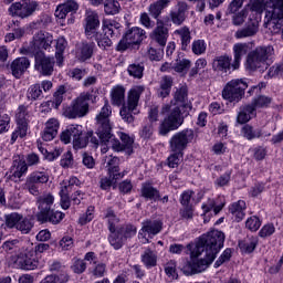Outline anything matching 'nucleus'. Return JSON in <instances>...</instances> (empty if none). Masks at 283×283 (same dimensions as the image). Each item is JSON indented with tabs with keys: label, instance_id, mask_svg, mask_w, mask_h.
I'll return each instance as SVG.
<instances>
[{
	"label": "nucleus",
	"instance_id": "f257e3e1",
	"mask_svg": "<svg viewBox=\"0 0 283 283\" xmlns=\"http://www.w3.org/2000/svg\"><path fill=\"white\" fill-rule=\"evenodd\" d=\"M224 247V232L219 230H212L207 234L200 237L196 248L191 252V258H203L191 261H186L181 271L185 275H196V273H202L207 271L209 266L216 260L220 249Z\"/></svg>",
	"mask_w": 283,
	"mask_h": 283
},
{
	"label": "nucleus",
	"instance_id": "f03ea898",
	"mask_svg": "<svg viewBox=\"0 0 283 283\" xmlns=\"http://www.w3.org/2000/svg\"><path fill=\"white\" fill-rule=\"evenodd\" d=\"M275 59V49L272 45L256 46L254 50L250 51L247 55L245 67L250 72H261L264 73Z\"/></svg>",
	"mask_w": 283,
	"mask_h": 283
},
{
	"label": "nucleus",
	"instance_id": "7ed1b4c3",
	"mask_svg": "<svg viewBox=\"0 0 283 283\" xmlns=\"http://www.w3.org/2000/svg\"><path fill=\"white\" fill-rule=\"evenodd\" d=\"M38 205L39 212L36 218L39 222L61 224V221L65 218V213L52 209V205H54V196H52V193L40 196L38 198Z\"/></svg>",
	"mask_w": 283,
	"mask_h": 283
},
{
	"label": "nucleus",
	"instance_id": "20e7f679",
	"mask_svg": "<svg viewBox=\"0 0 283 283\" xmlns=\"http://www.w3.org/2000/svg\"><path fill=\"white\" fill-rule=\"evenodd\" d=\"M167 112H169L168 115L159 124L158 129L160 136H167L169 132H176L185 123V116H182L180 106L171 108L169 104H166L161 108V114H167Z\"/></svg>",
	"mask_w": 283,
	"mask_h": 283
},
{
	"label": "nucleus",
	"instance_id": "39448f33",
	"mask_svg": "<svg viewBox=\"0 0 283 283\" xmlns=\"http://www.w3.org/2000/svg\"><path fill=\"white\" fill-rule=\"evenodd\" d=\"M145 86H135L128 92L127 103L122 105L120 117L125 123H134V114H138V103Z\"/></svg>",
	"mask_w": 283,
	"mask_h": 283
},
{
	"label": "nucleus",
	"instance_id": "423d86ee",
	"mask_svg": "<svg viewBox=\"0 0 283 283\" xmlns=\"http://www.w3.org/2000/svg\"><path fill=\"white\" fill-rule=\"evenodd\" d=\"M249 83L244 78H234L228 82L222 90V98L229 103H240L244 98V94Z\"/></svg>",
	"mask_w": 283,
	"mask_h": 283
},
{
	"label": "nucleus",
	"instance_id": "0eeeda50",
	"mask_svg": "<svg viewBox=\"0 0 283 283\" xmlns=\"http://www.w3.org/2000/svg\"><path fill=\"white\" fill-rule=\"evenodd\" d=\"M112 116V106L106 99L99 114L96 116L97 132L96 136H99L102 143H107L112 138V124L109 117Z\"/></svg>",
	"mask_w": 283,
	"mask_h": 283
},
{
	"label": "nucleus",
	"instance_id": "6e6552de",
	"mask_svg": "<svg viewBox=\"0 0 283 283\" xmlns=\"http://www.w3.org/2000/svg\"><path fill=\"white\" fill-rule=\"evenodd\" d=\"M95 41L99 48H112V39L120 36V23L114 20H106L103 23V33L94 34Z\"/></svg>",
	"mask_w": 283,
	"mask_h": 283
},
{
	"label": "nucleus",
	"instance_id": "1a4fd4ad",
	"mask_svg": "<svg viewBox=\"0 0 283 283\" xmlns=\"http://www.w3.org/2000/svg\"><path fill=\"white\" fill-rule=\"evenodd\" d=\"M90 101H92V94H81L64 109L63 115L66 118H83V116H87L90 113Z\"/></svg>",
	"mask_w": 283,
	"mask_h": 283
},
{
	"label": "nucleus",
	"instance_id": "9d476101",
	"mask_svg": "<svg viewBox=\"0 0 283 283\" xmlns=\"http://www.w3.org/2000/svg\"><path fill=\"white\" fill-rule=\"evenodd\" d=\"M52 43H54V36L50 33H43V31H40L33 36V40L25 49L24 54H43L42 50H50V48H52Z\"/></svg>",
	"mask_w": 283,
	"mask_h": 283
},
{
	"label": "nucleus",
	"instance_id": "9b49d317",
	"mask_svg": "<svg viewBox=\"0 0 283 283\" xmlns=\"http://www.w3.org/2000/svg\"><path fill=\"white\" fill-rule=\"evenodd\" d=\"M136 235V227L132 224L122 226L115 231H112L108 237V242L116 251L123 249V244L128 238Z\"/></svg>",
	"mask_w": 283,
	"mask_h": 283
},
{
	"label": "nucleus",
	"instance_id": "f8f14e48",
	"mask_svg": "<svg viewBox=\"0 0 283 283\" xmlns=\"http://www.w3.org/2000/svg\"><path fill=\"white\" fill-rule=\"evenodd\" d=\"M144 36L145 31L143 29L138 27L132 28L118 42L116 46L117 52H125L126 50H129V48H134V45H140V43H143Z\"/></svg>",
	"mask_w": 283,
	"mask_h": 283
},
{
	"label": "nucleus",
	"instance_id": "ddd939ff",
	"mask_svg": "<svg viewBox=\"0 0 283 283\" xmlns=\"http://www.w3.org/2000/svg\"><path fill=\"white\" fill-rule=\"evenodd\" d=\"M50 180V175L43 171H33L30 176L27 177L25 182L22 186V189L29 191L31 196H40L41 186L48 185Z\"/></svg>",
	"mask_w": 283,
	"mask_h": 283
},
{
	"label": "nucleus",
	"instance_id": "4468645a",
	"mask_svg": "<svg viewBox=\"0 0 283 283\" xmlns=\"http://www.w3.org/2000/svg\"><path fill=\"white\" fill-rule=\"evenodd\" d=\"M193 130L189 128L176 133L169 140L170 151H172V154H182L189 143L193 140Z\"/></svg>",
	"mask_w": 283,
	"mask_h": 283
},
{
	"label": "nucleus",
	"instance_id": "2eb2a0df",
	"mask_svg": "<svg viewBox=\"0 0 283 283\" xmlns=\"http://www.w3.org/2000/svg\"><path fill=\"white\" fill-rule=\"evenodd\" d=\"M36 8H39V3L35 1H23V2H14L9 7V14L11 17H20V19H28V17H32L34 12H36Z\"/></svg>",
	"mask_w": 283,
	"mask_h": 283
},
{
	"label": "nucleus",
	"instance_id": "dca6fc26",
	"mask_svg": "<svg viewBox=\"0 0 283 283\" xmlns=\"http://www.w3.org/2000/svg\"><path fill=\"white\" fill-rule=\"evenodd\" d=\"M35 59L34 69L42 76H52L54 73V57L46 56L45 53L33 55Z\"/></svg>",
	"mask_w": 283,
	"mask_h": 283
},
{
	"label": "nucleus",
	"instance_id": "f3484780",
	"mask_svg": "<svg viewBox=\"0 0 283 283\" xmlns=\"http://www.w3.org/2000/svg\"><path fill=\"white\" fill-rule=\"evenodd\" d=\"M150 43H157L159 48L167 45L169 39V29L165 27V21L156 22V27L149 34Z\"/></svg>",
	"mask_w": 283,
	"mask_h": 283
},
{
	"label": "nucleus",
	"instance_id": "a211bd4d",
	"mask_svg": "<svg viewBox=\"0 0 283 283\" xmlns=\"http://www.w3.org/2000/svg\"><path fill=\"white\" fill-rule=\"evenodd\" d=\"M8 70L12 76L19 80L30 70V59L25 56L18 57L9 64Z\"/></svg>",
	"mask_w": 283,
	"mask_h": 283
},
{
	"label": "nucleus",
	"instance_id": "6ab92c4d",
	"mask_svg": "<svg viewBox=\"0 0 283 283\" xmlns=\"http://www.w3.org/2000/svg\"><path fill=\"white\" fill-rule=\"evenodd\" d=\"M94 48L96 44L94 42H80L75 46V59L80 61V63H85V61H90L92 56H94Z\"/></svg>",
	"mask_w": 283,
	"mask_h": 283
},
{
	"label": "nucleus",
	"instance_id": "aec40b11",
	"mask_svg": "<svg viewBox=\"0 0 283 283\" xmlns=\"http://www.w3.org/2000/svg\"><path fill=\"white\" fill-rule=\"evenodd\" d=\"M260 32V21L255 18H249L244 28L239 29L234 36L235 39H247L249 36H255Z\"/></svg>",
	"mask_w": 283,
	"mask_h": 283
},
{
	"label": "nucleus",
	"instance_id": "412c9836",
	"mask_svg": "<svg viewBox=\"0 0 283 283\" xmlns=\"http://www.w3.org/2000/svg\"><path fill=\"white\" fill-rule=\"evenodd\" d=\"M18 262L24 271H34L39 266V261L34 259V249H27L18 256Z\"/></svg>",
	"mask_w": 283,
	"mask_h": 283
},
{
	"label": "nucleus",
	"instance_id": "4be33fe9",
	"mask_svg": "<svg viewBox=\"0 0 283 283\" xmlns=\"http://www.w3.org/2000/svg\"><path fill=\"white\" fill-rule=\"evenodd\" d=\"M17 123L20 130V138H24V136H28V123L30 118V113L28 112V106L20 105L18 107V112L15 115Z\"/></svg>",
	"mask_w": 283,
	"mask_h": 283
},
{
	"label": "nucleus",
	"instance_id": "5701e85b",
	"mask_svg": "<svg viewBox=\"0 0 283 283\" xmlns=\"http://www.w3.org/2000/svg\"><path fill=\"white\" fill-rule=\"evenodd\" d=\"M233 59L227 54L216 56L212 61L213 72H221L227 74L230 70H233Z\"/></svg>",
	"mask_w": 283,
	"mask_h": 283
},
{
	"label": "nucleus",
	"instance_id": "b1692460",
	"mask_svg": "<svg viewBox=\"0 0 283 283\" xmlns=\"http://www.w3.org/2000/svg\"><path fill=\"white\" fill-rule=\"evenodd\" d=\"M187 10L189 4L187 2L179 1L176 6V10L170 12V19L175 25H182L185 19H187Z\"/></svg>",
	"mask_w": 283,
	"mask_h": 283
},
{
	"label": "nucleus",
	"instance_id": "393cba45",
	"mask_svg": "<svg viewBox=\"0 0 283 283\" xmlns=\"http://www.w3.org/2000/svg\"><path fill=\"white\" fill-rule=\"evenodd\" d=\"M142 224L139 235H143V238H145V233H148V235H158L163 231V222L160 220H146Z\"/></svg>",
	"mask_w": 283,
	"mask_h": 283
},
{
	"label": "nucleus",
	"instance_id": "a878e982",
	"mask_svg": "<svg viewBox=\"0 0 283 283\" xmlns=\"http://www.w3.org/2000/svg\"><path fill=\"white\" fill-rule=\"evenodd\" d=\"M59 119L51 118L46 122L45 128L42 133V139L45 140V143H50V140H54L56 136L59 135Z\"/></svg>",
	"mask_w": 283,
	"mask_h": 283
},
{
	"label": "nucleus",
	"instance_id": "bb28decb",
	"mask_svg": "<svg viewBox=\"0 0 283 283\" xmlns=\"http://www.w3.org/2000/svg\"><path fill=\"white\" fill-rule=\"evenodd\" d=\"M76 10H78V3L74 0H69L62 4H59L55 10V17L57 19H65L67 14H75Z\"/></svg>",
	"mask_w": 283,
	"mask_h": 283
},
{
	"label": "nucleus",
	"instance_id": "cd10ccee",
	"mask_svg": "<svg viewBox=\"0 0 283 283\" xmlns=\"http://www.w3.org/2000/svg\"><path fill=\"white\" fill-rule=\"evenodd\" d=\"M171 87H174V78L167 75L163 76L157 88V96L159 98H167L171 94Z\"/></svg>",
	"mask_w": 283,
	"mask_h": 283
},
{
	"label": "nucleus",
	"instance_id": "c85d7f7f",
	"mask_svg": "<svg viewBox=\"0 0 283 283\" xmlns=\"http://www.w3.org/2000/svg\"><path fill=\"white\" fill-rule=\"evenodd\" d=\"M83 129L81 125H71L66 129H64L61 135L60 139L64 145H70V143H74V139L78 136V132Z\"/></svg>",
	"mask_w": 283,
	"mask_h": 283
},
{
	"label": "nucleus",
	"instance_id": "c756f323",
	"mask_svg": "<svg viewBox=\"0 0 283 283\" xmlns=\"http://www.w3.org/2000/svg\"><path fill=\"white\" fill-rule=\"evenodd\" d=\"M247 52H249V45L247 43H238L233 46L234 59L232 61V70H240V63L242 61V56H245Z\"/></svg>",
	"mask_w": 283,
	"mask_h": 283
},
{
	"label": "nucleus",
	"instance_id": "7c9ffc66",
	"mask_svg": "<svg viewBox=\"0 0 283 283\" xmlns=\"http://www.w3.org/2000/svg\"><path fill=\"white\" fill-rule=\"evenodd\" d=\"M169 6V0H157L156 2L151 3L148 8V12L153 19L156 20V23L160 20V14H163V10Z\"/></svg>",
	"mask_w": 283,
	"mask_h": 283
},
{
	"label": "nucleus",
	"instance_id": "2f4dec72",
	"mask_svg": "<svg viewBox=\"0 0 283 283\" xmlns=\"http://www.w3.org/2000/svg\"><path fill=\"white\" fill-rule=\"evenodd\" d=\"M268 21H277L283 19V0H273V8L265 13Z\"/></svg>",
	"mask_w": 283,
	"mask_h": 283
},
{
	"label": "nucleus",
	"instance_id": "473e14b6",
	"mask_svg": "<svg viewBox=\"0 0 283 283\" xmlns=\"http://www.w3.org/2000/svg\"><path fill=\"white\" fill-rule=\"evenodd\" d=\"M252 116H255V108L250 104L240 107V112L237 117V122L240 125H244L251 120Z\"/></svg>",
	"mask_w": 283,
	"mask_h": 283
},
{
	"label": "nucleus",
	"instance_id": "72a5a7b5",
	"mask_svg": "<svg viewBox=\"0 0 283 283\" xmlns=\"http://www.w3.org/2000/svg\"><path fill=\"white\" fill-rule=\"evenodd\" d=\"M90 136H92V133H83V128H80V132H77V136L73 139V149H85L87 145L90 144Z\"/></svg>",
	"mask_w": 283,
	"mask_h": 283
},
{
	"label": "nucleus",
	"instance_id": "f704fd0d",
	"mask_svg": "<svg viewBox=\"0 0 283 283\" xmlns=\"http://www.w3.org/2000/svg\"><path fill=\"white\" fill-rule=\"evenodd\" d=\"M142 262L146 269H153V266H156V264H158V254H156V252L151 249H147L142 254Z\"/></svg>",
	"mask_w": 283,
	"mask_h": 283
},
{
	"label": "nucleus",
	"instance_id": "c9c22d12",
	"mask_svg": "<svg viewBox=\"0 0 283 283\" xmlns=\"http://www.w3.org/2000/svg\"><path fill=\"white\" fill-rule=\"evenodd\" d=\"M241 134L247 140H254V138H262V129L254 128L253 126L245 124L241 128Z\"/></svg>",
	"mask_w": 283,
	"mask_h": 283
},
{
	"label": "nucleus",
	"instance_id": "e433bc0d",
	"mask_svg": "<svg viewBox=\"0 0 283 283\" xmlns=\"http://www.w3.org/2000/svg\"><path fill=\"white\" fill-rule=\"evenodd\" d=\"M142 196L143 198H147L148 200H160V191L154 188L151 184H143L142 186Z\"/></svg>",
	"mask_w": 283,
	"mask_h": 283
},
{
	"label": "nucleus",
	"instance_id": "4c0bfd02",
	"mask_svg": "<svg viewBox=\"0 0 283 283\" xmlns=\"http://www.w3.org/2000/svg\"><path fill=\"white\" fill-rule=\"evenodd\" d=\"M244 209H247V202L239 200L230 206L229 211L232 216H235L237 221L240 222L244 219Z\"/></svg>",
	"mask_w": 283,
	"mask_h": 283
},
{
	"label": "nucleus",
	"instance_id": "58836bf2",
	"mask_svg": "<svg viewBox=\"0 0 283 283\" xmlns=\"http://www.w3.org/2000/svg\"><path fill=\"white\" fill-rule=\"evenodd\" d=\"M118 163H119L118 157H112L107 161L108 174L113 176V180H120V178L125 176V174L118 172L120 171V169L118 168Z\"/></svg>",
	"mask_w": 283,
	"mask_h": 283
},
{
	"label": "nucleus",
	"instance_id": "ea45409f",
	"mask_svg": "<svg viewBox=\"0 0 283 283\" xmlns=\"http://www.w3.org/2000/svg\"><path fill=\"white\" fill-rule=\"evenodd\" d=\"M120 2L118 0H105L104 1V12L108 17H115V14L120 13Z\"/></svg>",
	"mask_w": 283,
	"mask_h": 283
},
{
	"label": "nucleus",
	"instance_id": "a19ab883",
	"mask_svg": "<svg viewBox=\"0 0 283 283\" xmlns=\"http://www.w3.org/2000/svg\"><path fill=\"white\" fill-rule=\"evenodd\" d=\"M101 25V21H98V15L90 14L86 18V28L85 33L86 36H92V34H96V28Z\"/></svg>",
	"mask_w": 283,
	"mask_h": 283
},
{
	"label": "nucleus",
	"instance_id": "79ce46f5",
	"mask_svg": "<svg viewBox=\"0 0 283 283\" xmlns=\"http://www.w3.org/2000/svg\"><path fill=\"white\" fill-rule=\"evenodd\" d=\"M113 105H125V87L116 86L111 93Z\"/></svg>",
	"mask_w": 283,
	"mask_h": 283
},
{
	"label": "nucleus",
	"instance_id": "37998d69",
	"mask_svg": "<svg viewBox=\"0 0 283 283\" xmlns=\"http://www.w3.org/2000/svg\"><path fill=\"white\" fill-rule=\"evenodd\" d=\"M256 247H258V239L254 237L248 238L239 242V249H241L243 253H253Z\"/></svg>",
	"mask_w": 283,
	"mask_h": 283
},
{
	"label": "nucleus",
	"instance_id": "c03bdc74",
	"mask_svg": "<svg viewBox=\"0 0 283 283\" xmlns=\"http://www.w3.org/2000/svg\"><path fill=\"white\" fill-rule=\"evenodd\" d=\"M28 101H41L43 98V90H41V84H33L28 88L27 92Z\"/></svg>",
	"mask_w": 283,
	"mask_h": 283
},
{
	"label": "nucleus",
	"instance_id": "a18cd8bd",
	"mask_svg": "<svg viewBox=\"0 0 283 283\" xmlns=\"http://www.w3.org/2000/svg\"><path fill=\"white\" fill-rule=\"evenodd\" d=\"M127 72L129 76H133V78H143V74L145 72V64L143 63H133L129 64L127 67Z\"/></svg>",
	"mask_w": 283,
	"mask_h": 283
},
{
	"label": "nucleus",
	"instance_id": "49530a36",
	"mask_svg": "<svg viewBox=\"0 0 283 283\" xmlns=\"http://www.w3.org/2000/svg\"><path fill=\"white\" fill-rule=\"evenodd\" d=\"M176 32L181 39V50H187V48H189V43H191V31H189V28L185 27Z\"/></svg>",
	"mask_w": 283,
	"mask_h": 283
},
{
	"label": "nucleus",
	"instance_id": "de8ad7c7",
	"mask_svg": "<svg viewBox=\"0 0 283 283\" xmlns=\"http://www.w3.org/2000/svg\"><path fill=\"white\" fill-rule=\"evenodd\" d=\"M13 167L15 170L13 171L14 178H22L24 174H28V164L23 159L14 160Z\"/></svg>",
	"mask_w": 283,
	"mask_h": 283
},
{
	"label": "nucleus",
	"instance_id": "09e8293b",
	"mask_svg": "<svg viewBox=\"0 0 283 283\" xmlns=\"http://www.w3.org/2000/svg\"><path fill=\"white\" fill-rule=\"evenodd\" d=\"M105 218L108 220V231H118V229H120V227L118 228L120 220L116 217L114 210L108 209Z\"/></svg>",
	"mask_w": 283,
	"mask_h": 283
},
{
	"label": "nucleus",
	"instance_id": "8fccbe9b",
	"mask_svg": "<svg viewBox=\"0 0 283 283\" xmlns=\"http://www.w3.org/2000/svg\"><path fill=\"white\" fill-rule=\"evenodd\" d=\"M189 67H191V61L187 59H177L176 63L172 65V70L179 74L182 72L187 73Z\"/></svg>",
	"mask_w": 283,
	"mask_h": 283
},
{
	"label": "nucleus",
	"instance_id": "3c124183",
	"mask_svg": "<svg viewBox=\"0 0 283 283\" xmlns=\"http://www.w3.org/2000/svg\"><path fill=\"white\" fill-rule=\"evenodd\" d=\"M20 220H23V214H19L18 212L9 213L6 216V226L8 229H17Z\"/></svg>",
	"mask_w": 283,
	"mask_h": 283
},
{
	"label": "nucleus",
	"instance_id": "603ef678",
	"mask_svg": "<svg viewBox=\"0 0 283 283\" xmlns=\"http://www.w3.org/2000/svg\"><path fill=\"white\" fill-rule=\"evenodd\" d=\"M163 56H165V48H154L149 46L148 49V59L150 61H161Z\"/></svg>",
	"mask_w": 283,
	"mask_h": 283
},
{
	"label": "nucleus",
	"instance_id": "864d4df0",
	"mask_svg": "<svg viewBox=\"0 0 283 283\" xmlns=\"http://www.w3.org/2000/svg\"><path fill=\"white\" fill-rule=\"evenodd\" d=\"M60 197H61L60 205L62 209L67 210L72 205V201L70 200V192L67 191V188H64V186L61 187Z\"/></svg>",
	"mask_w": 283,
	"mask_h": 283
},
{
	"label": "nucleus",
	"instance_id": "5fc2aeb1",
	"mask_svg": "<svg viewBox=\"0 0 283 283\" xmlns=\"http://www.w3.org/2000/svg\"><path fill=\"white\" fill-rule=\"evenodd\" d=\"M271 97H266L264 95H261L252 101L250 104L251 107L254 108V112L258 107H266L268 105H271Z\"/></svg>",
	"mask_w": 283,
	"mask_h": 283
},
{
	"label": "nucleus",
	"instance_id": "6e6d98bb",
	"mask_svg": "<svg viewBox=\"0 0 283 283\" xmlns=\"http://www.w3.org/2000/svg\"><path fill=\"white\" fill-rule=\"evenodd\" d=\"M65 48H67V41L65 40V38H59L55 46V56L57 61H61V59H63V52H65Z\"/></svg>",
	"mask_w": 283,
	"mask_h": 283
},
{
	"label": "nucleus",
	"instance_id": "4d7b16f0",
	"mask_svg": "<svg viewBox=\"0 0 283 283\" xmlns=\"http://www.w3.org/2000/svg\"><path fill=\"white\" fill-rule=\"evenodd\" d=\"M32 221H30V219L28 218L22 217L15 229L18 231H21V233H29L30 231H32Z\"/></svg>",
	"mask_w": 283,
	"mask_h": 283
},
{
	"label": "nucleus",
	"instance_id": "13d9d810",
	"mask_svg": "<svg viewBox=\"0 0 283 283\" xmlns=\"http://www.w3.org/2000/svg\"><path fill=\"white\" fill-rule=\"evenodd\" d=\"M120 138V143L124 146V149L127 154H132V148L134 146V139H132V137H129V135L125 134V133H120L119 135Z\"/></svg>",
	"mask_w": 283,
	"mask_h": 283
},
{
	"label": "nucleus",
	"instance_id": "bf43d9fd",
	"mask_svg": "<svg viewBox=\"0 0 283 283\" xmlns=\"http://www.w3.org/2000/svg\"><path fill=\"white\" fill-rule=\"evenodd\" d=\"M94 220V207L90 206L84 214H82L78 219V224L84 227L88 222Z\"/></svg>",
	"mask_w": 283,
	"mask_h": 283
},
{
	"label": "nucleus",
	"instance_id": "052dcab7",
	"mask_svg": "<svg viewBox=\"0 0 283 283\" xmlns=\"http://www.w3.org/2000/svg\"><path fill=\"white\" fill-rule=\"evenodd\" d=\"M192 52L193 54L200 55L207 52V43L205 40H196L192 42Z\"/></svg>",
	"mask_w": 283,
	"mask_h": 283
},
{
	"label": "nucleus",
	"instance_id": "680f3d73",
	"mask_svg": "<svg viewBox=\"0 0 283 283\" xmlns=\"http://www.w3.org/2000/svg\"><path fill=\"white\" fill-rule=\"evenodd\" d=\"M245 227L250 231H258V229L262 227V222L260 221V218L253 216L245 221Z\"/></svg>",
	"mask_w": 283,
	"mask_h": 283
},
{
	"label": "nucleus",
	"instance_id": "e2e57ef3",
	"mask_svg": "<svg viewBox=\"0 0 283 283\" xmlns=\"http://www.w3.org/2000/svg\"><path fill=\"white\" fill-rule=\"evenodd\" d=\"M188 91L187 86H181L175 92L174 98L177 103H185L187 101Z\"/></svg>",
	"mask_w": 283,
	"mask_h": 283
},
{
	"label": "nucleus",
	"instance_id": "0e129e2a",
	"mask_svg": "<svg viewBox=\"0 0 283 283\" xmlns=\"http://www.w3.org/2000/svg\"><path fill=\"white\" fill-rule=\"evenodd\" d=\"M165 273L168 275V277H171V280H178V272L176 271V262L170 261L165 266Z\"/></svg>",
	"mask_w": 283,
	"mask_h": 283
},
{
	"label": "nucleus",
	"instance_id": "69168bd1",
	"mask_svg": "<svg viewBox=\"0 0 283 283\" xmlns=\"http://www.w3.org/2000/svg\"><path fill=\"white\" fill-rule=\"evenodd\" d=\"M87 269V263H85V260L82 259H75L72 271H74L77 274L85 273V270Z\"/></svg>",
	"mask_w": 283,
	"mask_h": 283
},
{
	"label": "nucleus",
	"instance_id": "338daca9",
	"mask_svg": "<svg viewBox=\"0 0 283 283\" xmlns=\"http://www.w3.org/2000/svg\"><path fill=\"white\" fill-rule=\"evenodd\" d=\"M82 164L84 165V167H86V169H94V167H96V161L94 160V157L88 153H83Z\"/></svg>",
	"mask_w": 283,
	"mask_h": 283
},
{
	"label": "nucleus",
	"instance_id": "774afa93",
	"mask_svg": "<svg viewBox=\"0 0 283 283\" xmlns=\"http://www.w3.org/2000/svg\"><path fill=\"white\" fill-rule=\"evenodd\" d=\"M67 92L64 85L59 86L56 92L54 93V103L55 107H59L61 103H63V95Z\"/></svg>",
	"mask_w": 283,
	"mask_h": 283
}]
</instances>
